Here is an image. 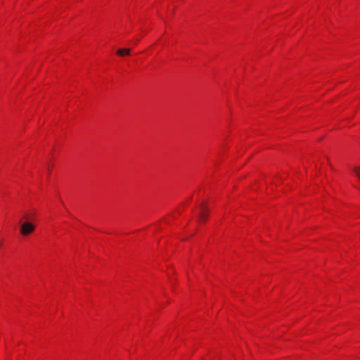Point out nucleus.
Segmentation results:
<instances>
[{
    "instance_id": "obj_4",
    "label": "nucleus",
    "mask_w": 360,
    "mask_h": 360,
    "mask_svg": "<svg viewBox=\"0 0 360 360\" xmlns=\"http://www.w3.org/2000/svg\"><path fill=\"white\" fill-rule=\"evenodd\" d=\"M352 169L356 176L360 179V167H354Z\"/></svg>"
},
{
    "instance_id": "obj_3",
    "label": "nucleus",
    "mask_w": 360,
    "mask_h": 360,
    "mask_svg": "<svg viewBox=\"0 0 360 360\" xmlns=\"http://www.w3.org/2000/svg\"><path fill=\"white\" fill-rule=\"evenodd\" d=\"M117 53L121 56H124L125 55H129L130 49H120L117 50Z\"/></svg>"
},
{
    "instance_id": "obj_2",
    "label": "nucleus",
    "mask_w": 360,
    "mask_h": 360,
    "mask_svg": "<svg viewBox=\"0 0 360 360\" xmlns=\"http://www.w3.org/2000/svg\"><path fill=\"white\" fill-rule=\"evenodd\" d=\"M199 209L200 211L198 213V220L200 222H202L205 221L206 218L208 216L209 209L205 203L200 204Z\"/></svg>"
},
{
    "instance_id": "obj_1",
    "label": "nucleus",
    "mask_w": 360,
    "mask_h": 360,
    "mask_svg": "<svg viewBox=\"0 0 360 360\" xmlns=\"http://www.w3.org/2000/svg\"><path fill=\"white\" fill-rule=\"evenodd\" d=\"M34 230V226L30 222H24L20 226V233L23 236H27Z\"/></svg>"
}]
</instances>
